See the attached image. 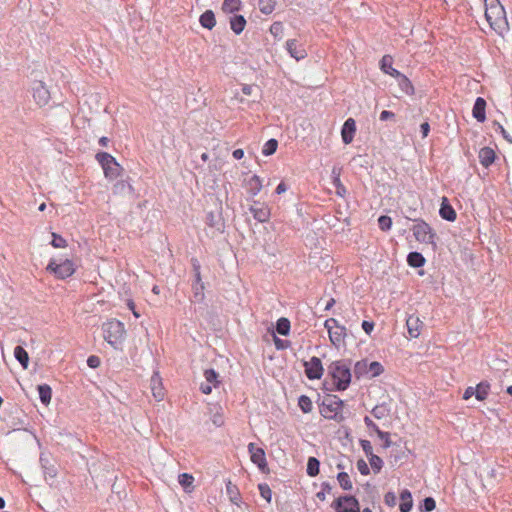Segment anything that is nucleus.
Wrapping results in <instances>:
<instances>
[{
  "label": "nucleus",
  "instance_id": "nucleus-1",
  "mask_svg": "<svg viewBox=\"0 0 512 512\" xmlns=\"http://www.w3.org/2000/svg\"><path fill=\"white\" fill-rule=\"evenodd\" d=\"M485 18L498 34H502L508 27L506 13L499 0H486Z\"/></svg>",
  "mask_w": 512,
  "mask_h": 512
},
{
  "label": "nucleus",
  "instance_id": "nucleus-3",
  "mask_svg": "<svg viewBox=\"0 0 512 512\" xmlns=\"http://www.w3.org/2000/svg\"><path fill=\"white\" fill-rule=\"evenodd\" d=\"M343 406L344 402L338 396L327 394L319 405L320 414L326 419L341 422L344 419Z\"/></svg>",
  "mask_w": 512,
  "mask_h": 512
},
{
  "label": "nucleus",
  "instance_id": "nucleus-53",
  "mask_svg": "<svg viewBox=\"0 0 512 512\" xmlns=\"http://www.w3.org/2000/svg\"><path fill=\"white\" fill-rule=\"evenodd\" d=\"M435 507H436V502L432 497H426L423 500L422 508L424 511L430 512V511L434 510Z\"/></svg>",
  "mask_w": 512,
  "mask_h": 512
},
{
  "label": "nucleus",
  "instance_id": "nucleus-7",
  "mask_svg": "<svg viewBox=\"0 0 512 512\" xmlns=\"http://www.w3.org/2000/svg\"><path fill=\"white\" fill-rule=\"evenodd\" d=\"M46 269L54 273L59 279L68 278L75 272L74 263L69 259H65L59 264L55 260H51Z\"/></svg>",
  "mask_w": 512,
  "mask_h": 512
},
{
  "label": "nucleus",
  "instance_id": "nucleus-44",
  "mask_svg": "<svg viewBox=\"0 0 512 512\" xmlns=\"http://www.w3.org/2000/svg\"><path fill=\"white\" fill-rule=\"evenodd\" d=\"M131 190L132 187L123 180L116 182L113 186L114 194H124L126 192H131Z\"/></svg>",
  "mask_w": 512,
  "mask_h": 512
},
{
  "label": "nucleus",
  "instance_id": "nucleus-29",
  "mask_svg": "<svg viewBox=\"0 0 512 512\" xmlns=\"http://www.w3.org/2000/svg\"><path fill=\"white\" fill-rule=\"evenodd\" d=\"M333 184L336 188V194L343 197L346 193L345 186L341 183L340 180V171L337 168H333L332 170Z\"/></svg>",
  "mask_w": 512,
  "mask_h": 512
},
{
  "label": "nucleus",
  "instance_id": "nucleus-9",
  "mask_svg": "<svg viewBox=\"0 0 512 512\" xmlns=\"http://www.w3.org/2000/svg\"><path fill=\"white\" fill-rule=\"evenodd\" d=\"M305 374L310 380L320 379L323 375V366L321 360L313 356L309 361L304 362Z\"/></svg>",
  "mask_w": 512,
  "mask_h": 512
},
{
  "label": "nucleus",
  "instance_id": "nucleus-24",
  "mask_svg": "<svg viewBox=\"0 0 512 512\" xmlns=\"http://www.w3.org/2000/svg\"><path fill=\"white\" fill-rule=\"evenodd\" d=\"M200 24L202 27L206 29H213L216 25V19L215 15L212 10H206L201 16H200Z\"/></svg>",
  "mask_w": 512,
  "mask_h": 512
},
{
  "label": "nucleus",
  "instance_id": "nucleus-62",
  "mask_svg": "<svg viewBox=\"0 0 512 512\" xmlns=\"http://www.w3.org/2000/svg\"><path fill=\"white\" fill-rule=\"evenodd\" d=\"M212 422L215 426L221 427L224 424L223 416L220 413H215L212 417Z\"/></svg>",
  "mask_w": 512,
  "mask_h": 512
},
{
  "label": "nucleus",
  "instance_id": "nucleus-11",
  "mask_svg": "<svg viewBox=\"0 0 512 512\" xmlns=\"http://www.w3.org/2000/svg\"><path fill=\"white\" fill-rule=\"evenodd\" d=\"M33 98L36 104L40 107H43L48 104L50 100V92L45 87L43 82H36L33 86Z\"/></svg>",
  "mask_w": 512,
  "mask_h": 512
},
{
  "label": "nucleus",
  "instance_id": "nucleus-40",
  "mask_svg": "<svg viewBox=\"0 0 512 512\" xmlns=\"http://www.w3.org/2000/svg\"><path fill=\"white\" fill-rule=\"evenodd\" d=\"M354 373L357 378H360L361 376L369 374L368 361L367 360L358 361L354 366Z\"/></svg>",
  "mask_w": 512,
  "mask_h": 512
},
{
  "label": "nucleus",
  "instance_id": "nucleus-42",
  "mask_svg": "<svg viewBox=\"0 0 512 512\" xmlns=\"http://www.w3.org/2000/svg\"><path fill=\"white\" fill-rule=\"evenodd\" d=\"M204 377H205L206 383L213 384L214 387L218 386V384H219L218 373L214 369H206L204 371Z\"/></svg>",
  "mask_w": 512,
  "mask_h": 512
},
{
  "label": "nucleus",
  "instance_id": "nucleus-48",
  "mask_svg": "<svg viewBox=\"0 0 512 512\" xmlns=\"http://www.w3.org/2000/svg\"><path fill=\"white\" fill-rule=\"evenodd\" d=\"M378 225L382 231H389L392 227V219L389 216L382 215L378 218Z\"/></svg>",
  "mask_w": 512,
  "mask_h": 512
},
{
  "label": "nucleus",
  "instance_id": "nucleus-33",
  "mask_svg": "<svg viewBox=\"0 0 512 512\" xmlns=\"http://www.w3.org/2000/svg\"><path fill=\"white\" fill-rule=\"evenodd\" d=\"M489 389L490 385L488 382H480L476 388H474L476 399L479 401L485 400L488 396Z\"/></svg>",
  "mask_w": 512,
  "mask_h": 512
},
{
  "label": "nucleus",
  "instance_id": "nucleus-23",
  "mask_svg": "<svg viewBox=\"0 0 512 512\" xmlns=\"http://www.w3.org/2000/svg\"><path fill=\"white\" fill-rule=\"evenodd\" d=\"M346 329L344 326L338 325L335 329L329 332L330 341L335 345L339 346L344 341Z\"/></svg>",
  "mask_w": 512,
  "mask_h": 512
},
{
  "label": "nucleus",
  "instance_id": "nucleus-22",
  "mask_svg": "<svg viewBox=\"0 0 512 512\" xmlns=\"http://www.w3.org/2000/svg\"><path fill=\"white\" fill-rule=\"evenodd\" d=\"M246 26V19L242 15H234L230 17V28L231 30L239 35L243 32Z\"/></svg>",
  "mask_w": 512,
  "mask_h": 512
},
{
  "label": "nucleus",
  "instance_id": "nucleus-21",
  "mask_svg": "<svg viewBox=\"0 0 512 512\" xmlns=\"http://www.w3.org/2000/svg\"><path fill=\"white\" fill-rule=\"evenodd\" d=\"M206 224L216 229L218 232H222L224 229V223L219 214H215L214 212H208L206 214Z\"/></svg>",
  "mask_w": 512,
  "mask_h": 512
},
{
  "label": "nucleus",
  "instance_id": "nucleus-13",
  "mask_svg": "<svg viewBox=\"0 0 512 512\" xmlns=\"http://www.w3.org/2000/svg\"><path fill=\"white\" fill-rule=\"evenodd\" d=\"M356 132V123L353 118H348L342 127L341 136L345 144H350L353 141Z\"/></svg>",
  "mask_w": 512,
  "mask_h": 512
},
{
  "label": "nucleus",
  "instance_id": "nucleus-8",
  "mask_svg": "<svg viewBox=\"0 0 512 512\" xmlns=\"http://www.w3.org/2000/svg\"><path fill=\"white\" fill-rule=\"evenodd\" d=\"M336 512H360L358 500L351 495L340 496L333 502Z\"/></svg>",
  "mask_w": 512,
  "mask_h": 512
},
{
  "label": "nucleus",
  "instance_id": "nucleus-14",
  "mask_svg": "<svg viewBox=\"0 0 512 512\" xmlns=\"http://www.w3.org/2000/svg\"><path fill=\"white\" fill-rule=\"evenodd\" d=\"M406 326L409 335L412 338H417L421 333L423 322L419 319L418 316L410 315L406 320Z\"/></svg>",
  "mask_w": 512,
  "mask_h": 512
},
{
  "label": "nucleus",
  "instance_id": "nucleus-49",
  "mask_svg": "<svg viewBox=\"0 0 512 512\" xmlns=\"http://www.w3.org/2000/svg\"><path fill=\"white\" fill-rule=\"evenodd\" d=\"M258 488H259L261 496L265 500H267L268 503H270L271 502V497H272V491H271L269 485L265 484V483L259 484Z\"/></svg>",
  "mask_w": 512,
  "mask_h": 512
},
{
  "label": "nucleus",
  "instance_id": "nucleus-63",
  "mask_svg": "<svg viewBox=\"0 0 512 512\" xmlns=\"http://www.w3.org/2000/svg\"><path fill=\"white\" fill-rule=\"evenodd\" d=\"M362 328L367 334H370L374 329V323L364 320L362 322Z\"/></svg>",
  "mask_w": 512,
  "mask_h": 512
},
{
  "label": "nucleus",
  "instance_id": "nucleus-38",
  "mask_svg": "<svg viewBox=\"0 0 512 512\" xmlns=\"http://www.w3.org/2000/svg\"><path fill=\"white\" fill-rule=\"evenodd\" d=\"M337 480L339 482V485L343 490H352L353 484L350 480L349 475L346 472H340L337 475Z\"/></svg>",
  "mask_w": 512,
  "mask_h": 512
},
{
  "label": "nucleus",
  "instance_id": "nucleus-54",
  "mask_svg": "<svg viewBox=\"0 0 512 512\" xmlns=\"http://www.w3.org/2000/svg\"><path fill=\"white\" fill-rule=\"evenodd\" d=\"M377 436L383 440V448H389L392 444L390 440V434L388 432L378 431Z\"/></svg>",
  "mask_w": 512,
  "mask_h": 512
},
{
  "label": "nucleus",
  "instance_id": "nucleus-52",
  "mask_svg": "<svg viewBox=\"0 0 512 512\" xmlns=\"http://www.w3.org/2000/svg\"><path fill=\"white\" fill-rule=\"evenodd\" d=\"M204 283H200V285L193 284L194 297L197 301H202L204 299Z\"/></svg>",
  "mask_w": 512,
  "mask_h": 512
},
{
  "label": "nucleus",
  "instance_id": "nucleus-10",
  "mask_svg": "<svg viewBox=\"0 0 512 512\" xmlns=\"http://www.w3.org/2000/svg\"><path fill=\"white\" fill-rule=\"evenodd\" d=\"M248 451L250 453L251 461L256 464L262 472H265L267 470V461L264 450L256 447L254 443H249Z\"/></svg>",
  "mask_w": 512,
  "mask_h": 512
},
{
  "label": "nucleus",
  "instance_id": "nucleus-4",
  "mask_svg": "<svg viewBox=\"0 0 512 512\" xmlns=\"http://www.w3.org/2000/svg\"><path fill=\"white\" fill-rule=\"evenodd\" d=\"M104 339L116 348L125 338L124 324L116 319H111L102 325Z\"/></svg>",
  "mask_w": 512,
  "mask_h": 512
},
{
  "label": "nucleus",
  "instance_id": "nucleus-2",
  "mask_svg": "<svg viewBox=\"0 0 512 512\" xmlns=\"http://www.w3.org/2000/svg\"><path fill=\"white\" fill-rule=\"evenodd\" d=\"M328 374L332 377L334 388L338 391L347 389L351 382L350 366L344 360L332 362L328 367Z\"/></svg>",
  "mask_w": 512,
  "mask_h": 512
},
{
  "label": "nucleus",
  "instance_id": "nucleus-56",
  "mask_svg": "<svg viewBox=\"0 0 512 512\" xmlns=\"http://www.w3.org/2000/svg\"><path fill=\"white\" fill-rule=\"evenodd\" d=\"M357 469L362 475H368L370 473V469L363 459L357 461Z\"/></svg>",
  "mask_w": 512,
  "mask_h": 512
},
{
  "label": "nucleus",
  "instance_id": "nucleus-15",
  "mask_svg": "<svg viewBox=\"0 0 512 512\" xmlns=\"http://www.w3.org/2000/svg\"><path fill=\"white\" fill-rule=\"evenodd\" d=\"M150 387L154 398L157 401H161L164 398V388L162 386V381L158 373H154V375L150 379Z\"/></svg>",
  "mask_w": 512,
  "mask_h": 512
},
{
  "label": "nucleus",
  "instance_id": "nucleus-31",
  "mask_svg": "<svg viewBox=\"0 0 512 512\" xmlns=\"http://www.w3.org/2000/svg\"><path fill=\"white\" fill-rule=\"evenodd\" d=\"M14 356L18 360V362L23 366V368L26 369L28 367L29 356L22 346L15 347Z\"/></svg>",
  "mask_w": 512,
  "mask_h": 512
},
{
  "label": "nucleus",
  "instance_id": "nucleus-41",
  "mask_svg": "<svg viewBox=\"0 0 512 512\" xmlns=\"http://www.w3.org/2000/svg\"><path fill=\"white\" fill-rule=\"evenodd\" d=\"M298 405L304 413H309L312 410V401L306 395H301L298 399Z\"/></svg>",
  "mask_w": 512,
  "mask_h": 512
},
{
  "label": "nucleus",
  "instance_id": "nucleus-16",
  "mask_svg": "<svg viewBox=\"0 0 512 512\" xmlns=\"http://www.w3.org/2000/svg\"><path fill=\"white\" fill-rule=\"evenodd\" d=\"M250 212L253 214V217L259 222H266L270 217V210L267 206L263 204L255 203L250 207Z\"/></svg>",
  "mask_w": 512,
  "mask_h": 512
},
{
  "label": "nucleus",
  "instance_id": "nucleus-36",
  "mask_svg": "<svg viewBox=\"0 0 512 512\" xmlns=\"http://www.w3.org/2000/svg\"><path fill=\"white\" fill-rule=\"evenodd\" d=\"M276 6V0H259L258 7L261 13L265 15L271 14Z\"/></svg>",
  "mask_w": 512,
  "mask_h": 512
},
{
  "label": "nucleus",
  "instance_id": "nucleus-5",
  "mask_svg": "<svg viewBox=\"0 0 512 512\" xmlns=\"http://www.w3.org/2000/svg\"><path fill=\"white\" fill-rule=\"evenodd\" d=\"M96 160L102 166L105 177L115 179L120 175L122 167L117 163L116 159L106 152H99L96 154Z\"/></svg>",
  "mask_w": 512,
  "mask_h": 512
},
{
  "label": "nucleus",
  "instance_id": "nucleus-28",
  "mask_svg": "<svg viewBox=\"0 0 512 512\" xmlns=\"http://www.w3.org/2000/svg\"><path fill=\"white\" fill-rule=\"evenodd\" d=\"M407 262L411 267L419 268L425 263V258L419 252H410L407 256Z\"/></svg>",
  "mask_w": 512,
  "mask_h": 512
},
{
  "label": "nucleus",
  "instance_id": "nucleus-43",
  "mask_svg": "<svg viewBox=\"0 0 512 512\" xmlns=\"http://www.w3.org/2000/svg\"><path fill=\"white\" fill-rule=\"evenodd\" d=\"M277 147H278V142L276 139H270L268 140L264 147H263V150H262V153L265 155V156H269V155H272L276 152L277 150Z\"/></svg>",
  "mask_w": 512,
  "mask_h": 512
},
{
  "label": "nucleus",
  "instance_id": "nucleus-55",
  "mask_svg": "<svg viewBox=\"0 0 512 512\" xmlns=\"http://www.w3.org/2000/svg\"><path fill=\"white\" fill-rule=\"evenodd\" d=\"M360 445L367 457H370L371 455H373V448H372L370 441L360 440Z\"/></svg>",
  "mask_w": 512,
  "mask_h": 512
},
{
  "label": "nucleus",
  "instance_id": "nucleus-51",
  "mask_svg": "<svg viewBox=\"0 0 512 512\" xmlns=\"http://www.w3.org/2000/svg\"><path fill=\"white\" fill-rule=\"evenodd\" d=\"M321 488L322 490L319 491L317 494H316V497L320 500V501H324L326 499V493H330L331 490H332V487L330 485V483L328 482H323L321 484Z\"/></svg>",
  "mask_w": 512,
  "mask_h": 512
},
{
  "label": "nucleus",
  "instance_id": "nucleus-60",
  "mask_svg": "<svg viewBox=\"0 0 512 512\" xmlns=\"http://www.w3.org/2000/svg\"><path fill=\"white\" fill-rule=\"evenodd\" d=\"M384 501L388 506L393 507L396 504V496L393 492H387L384 496Z\"/></svg>",
  "mask_w": 512,
  "mask_h": 512
},
{
  "label": "nucleus",
  "instance_id": "nucleus-17",
  "mask_svg": "<svg viewBox=\"0 0 512 512\" xmlns=\"http://www.w3.org/2000/svg\"><path fill=\"white\" fill-rule=\"evenodd\" d=\"M485 108H486V101L482 97H478L474 103L473 107V117L478 121L483 123L486 120V114H485Z\"/></svg>",
  "mask_w": 512,
  "mask_h": 512
},
{
  "label": "nucleus",
  "instance_id": "nucleus-59",
  "mask_svg": "<svg viewBox=\"0 0 512 512\" xmlns=\"http://www.w3.org/2000/svg\"><path fill=\"white\" fill-rule=\"evenodd\" d=\"M283 26L280 22H274L270 27V32L275 37L282 33Z\"/></svg>",
  "mask_w": 512,
  "mask_h": 512
},
{
  "label": "nucleus",
  "instance_id": "nucleus-30",
  "mask_svg": "<svg viewBox=\"0 0 512 512\" xmlns=\"http://www.w3.org/2000/svg\"><path fill=\"white\" fill-rule=\"evenodd\" d=\"M38 392L41 402L44 405H48L51 401L52 390L51 387L47 384L38 385Z\"/></svg>",
  "mask_w": 512,
  "mask_h": 512
},
{
  "label": "nucleus",
  "instance_id": "nucleus-19",
  "mask_svg": "<svg viewBox=\"0 0 512 512\" xmlns=\"http://www.w3.org/2000/svg\"><path fill=\"white\" fill-rule=\"evenodd\" d=\"M393 58L390 55H384L380 61V68L385 73L394 78L401 76V73L392 67Z\"/></svg>",
  "mask_w": 512,
  "mask_h": 512
},
{
  "label": "nucleus",
  "instance_id": "nucleus-46",
  "mask_svg": "<svg viewBox=\"0 0 512 512\" xmlns=\"http://www.w3.org/2000/svg\"><path fill=\"white\" fill-rule=\"evenodd\" d=\"M368 370L370 377H376L384 371V368L379 362L373 361L368 363Z\"/></svg>",
  "mask_w": 512,
  "mask_h": 512
},
{
  "label": "nucleus",
  "instance_id": "nucleus-50",
  "mask_svg": "<svg viewBox=\"0 0 512 512\" xmlns=\"http://www.w3.org/2000/svg\"><path fill=\"white\" fill-rule=\"evenodd\" d=\"M52 237H53V239H52L51 244H52L53 247H55V248H64V247L67 246V242H66V240L62 236H60V235H58L56 233H52Z\"/></svg>",
  "mask_w": 512,
  "mask_h": 512
},
{
  "label": "nucleus",
  "instance_id": "nucleus-34",
  "mask_svg": "<svg viewBox=\"0 0 512 512\" xmlns=\"http://www.w3.org/2000/svg\"><path fill=\"white\" fill-rule=\"evenodd\" d=\"M396 79L398 80L399 87L404 93L408 95H412L414 93V87L405 75L401 74V76L396 77Z\"/></svg>",
  "mask_w": 512,
  "mask_h": 512
},
{
  "label": "nucleus",
  "instance_id": "nucleus-18",
  "mask_svg": "<svg viewBox=\"0 0 512 512\" xmlns=\"http://www.w3.org/2000/svg\"><path fill=\"white\" fill-rule=\"evenodd\" d=\"M478 157H479L480 163L485 168H488L495 161L496 154L492 148L483 147L480 149Z\"/></svg>",
  "mask_w": 512,
  "mask_h": 512
},
{
  "label": "nucleus",
  "instance_id": "nucleus-26",
  "mask_svg": "<svg viewBox=\"0 0 512 512\" xmlns=\"http://www.w3.org/2000/svg\"><path fill=\"white\" fill-rule=\"evenodd\" d=\"M401 504L399 509L401 512H410L413 506L412 496L408 490H404L400 494Z\"/></svg>",
  "mask_w": 512,
  "mask_h": 512
},
{
  "label": "nucleus",
  "instance_id": "nucleus-6",
  "mask_svg": "<svg viewBox=\"0 0 512 512\" xmlns=\"http://www.w3.org/2000/svg\"><path fill=\"white\" fill-rule=\"evenodd\" d=\"M412 231L417 241L426 244H434L435 233L425 221L417 220Z\"/></svg>",
  "mask_w": 512,
  "mask_h": 512
},
{
  "label": "nucleus",
  "instance_id": "nucleus-20",
  "mask_svg": "<svg viewBox=\"0 0 512 512\" xmlns=\"http://www.w3.org/2000/svg\"><path fill=\"white\" fill-rule=\"evenodd\" d=\"M440 216L447 221H454L457 217L454 208L449 204L447 198H443L439 210Z\"/></svg>",
  "mask_w": 512,
  "mask_h": 512
},
{
  "label": "nucleus",
  "instance_id": "nucleus-25",
  "mask_svg": "<svg viewBox=\"0 0 512 512\" xmlns=\"http://www.w3.org/2000/svg\"><path fill=\"white\" fill-rule=\"evenodd\" d=\"M226 493L233 504L239 505L241 500L240 492L238 487L231 481H228L226 484Z\"/></svg>",
  "mask_w": 512,
  "mask_h": 512
},
{
  "label": "nucleus",
  "instance_id": "nucleus-64",
  "mask_svg": "<svg viewBox=\"0 0 512 512\" xmlns=\"http://www.w3.org/2000/svg\"><path fill=\"white\" fill-rule=\"evenodd\" d=\"M395 114L391 111L383 110L380 113V120L381 121H387L388 119L394 118Z\"/></svg>",
  "mask_w": 512,
  "mask_h": 512
},
{
  "label": "nucleus",
  "instance_id": "nucleus-32",
  "mask_svg": "<svg viewBox=\"0 0 512 512\" xmlns=\"http://www.w3.org/2000/svg\"><path fill=\"white\" fill-rule=\"evenodd\" d=\"M247 186H248V191L251 195L255 196L257 195L261 188H262V183H261V180L260 178L257 176V175H253L247 182Z\"/></svg>",
  "mask_w": 512,
  "mask_h": 512
},
{
  "label": "nucleus",
  "instance_id": "nucleus-12",
  "mask_svg": "<svg viewBox=\"0 0 512 512\" xmlns=\"http://www.w3.org/2000/svg\"><path fill=\"white\" fill-rule=\"evenodd\" d=\"M286 49L291 57L297 61L306 58L307 52L302 44H299L296 39H290L286 42Z\"/></svg>",
  "mask_w": 512,
  "mask_h": 512
},
{
  "label": "nucleus",
  "instance_id": "nucleus-45",
  "mask_svg": "<svg viewBox=\"0 0 512 512\" xmlns=\"http://www.w3.org/2000/svg\"><path fill=\"white\" fill-rule=\"evenodd\" d=\"M368 458H369V463H370L371 468L374 471V473H379L383 467V460L375 454L371 455Z\"/></svg>",
  "mask_w": 512,
  "mask_h": 512
},
{
  "label": "nucleus",
  "instance_id": "nucleus-61",
  "mask_svg": "<svg viewBox=\"0 0 512 512\" xmlns=\"http://www.w3.org/2000/svg\"><path fill=\"white\" fill-rule=\"evenodd\" d=\"M325 328L328 330V333L335 329L338 326V322L334 318H329L324 323Z\"/></svg>",
  "mask_w": 512,
  "mask_h": 512
},
{
  "label": "nucleus",
  "instance_id": "nucleus-39",
  "mask_svg": "<svg viewBox=\"0 0 512 512\" xmlns=\"http://www.w3.org/2000/svg\"><path fill=\"white\" fill-rule=\"evenodd\" d=\"M241 6V0H224L222 9L224 12L233 13L238 11Z\"/></svg>",
  "mask_w": 512,
  "mask_h": 512
},
{
  "label": "nucleus",
  "instance_id": "nucleus-58",
  "mask_svg": "<svg viewBox=\"0 0 512 512\" xmlns=\"http://www.w3.org/2000/svg\"><path fill=\"white\" fill-rule=\"evenodd\" d=\"M364 423L368 429L374 431L376 434L380 431L379 427L372 421V419L368 416L364 417Z\"/></svg>",
  "mask_w": 512,
  "mask_h": 512
},
{
  "label": "nucleus",
  "instance_id": "nucleus-57",
  "mask_svg": "<svg viewBox=\"0 0 512 512\" xmlns=\"http://www.w3.org/2000/svg\"><path fill=\"white\" fill-rule=\"evenodd\" d=\"M100 359L98 356H95V355H92V356H89L88 359H87V365L90 367V368H98L100 366Z\"/></svg>",
  "mask_w": 512,
  "mask_h": 512
},
{
  "label": "nucleus",
  "instance_id": "nucleus-35",
  "mask_svg": "<svg viewBox=\"0 0 512 512\" xmlns=\"http://www.w3.org/2000/svg\"><path fill=\"white\" fill-rule=\"evenodd\" d=\"M320 462L316 457H309L307 461V474L315 477L319 474Z\"/></svg>",
  "mask_w": 512,
  "mask_h": 512
},
{
  "label": "nucleus",
  "instance_id": "nucleus-27",
  "mask_svg": "<svg viewBox=\"0 0 512 512\" xmlns=\"http://www.w3.org/2000/svg\"><path fill=\"white\" fill-rule=\"evenodd\" d=\"M371 414L378 420L383 419L390 414V407L386 403L378 404L371 410Z\"/></svg>",
  "mask_w": 512,
  "mask_h": 512
},
{
  "label": "nucleus",
  "instance_id": "nucleus-37",
  "mask_svg": "<svg viewBox=\"0 0 512 512\" xmlns=\"http://www.w3.org/2000/svg\"><path fill=\"white\" fill-rule=\"evenodd\" d=\"M276 331L283 336H286L289 334L290 331V321L287 318H280L277 321L276 324Z\"/></svg>",
  "mask_w": 512,
  "mask_h": 512
},
{
  "label": "nucleus",
  "instance_id": "nucleus-47",
  "mask_svg": "<svg viewBox=\"0 0 512 512\" xmlns=\"http://www.w3.org/2000/svg\"><path fill=\"white\" fill-rule=\"evenodd\" d=\"M179 483L181 484V486L188 490L190 487H192V484L194 482V478L192 475L188 474V473H182L179 475Z\"/></svg>",
  "mask_w": 512,
  "mask_h": 512
}]
</instances>
